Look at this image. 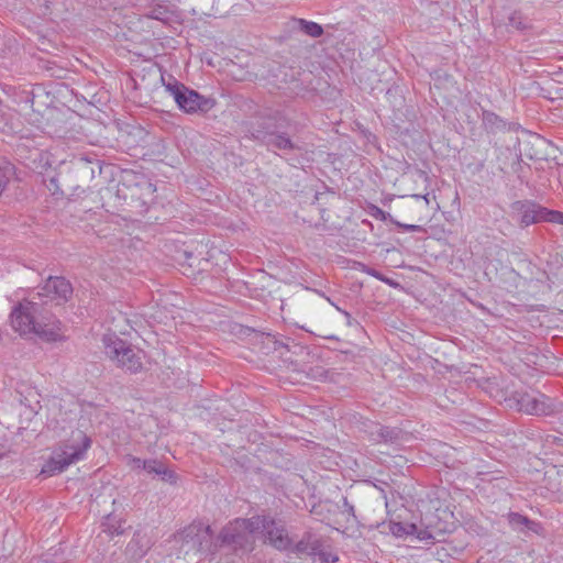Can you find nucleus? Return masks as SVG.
I'll return each instance as SVG.
<instances>
[{
  "mask_svg": "<svg viewBox=\"0 0 563 563\" xmlns=\"http://www.w3.org/2000/svg\"><path fill=\"white\" fill-rule=\"evenodd\" d=\"M262 521L263 543L278 552L290 553L291 547H294V539L289 534L286 521L269 514H267L266 518H263Z\"/></svg>",
  "mask_w": 563,
  "mask_h": 563,
  "instance_id": "nucleus-13",
  "label": "nucleus"
},
{
  "mask_svg": "<svg viewBox=\"0 0 563 563\" xmlns=\"http://www.w3.org/2000/svg\"><path fill=\"white\" fill-rule=\"evenodd\" d=\"M102 341L106 354L119 367L131 374L139 373L143 368V353L141 350H135L131 344L117 335H104Z\"/></svg>",
  "mask_w": 563,
  "mask_h": 563,
  "instance_id": "nucleus-8",
  "label": "nucleus"
},
{
  "mask_svg": "<svg viewBox=\"0 0 563 563\" xmlns=\"http://www.w3.org/2000/svg\"><path fill=\"white\" fill-rule=\"evenodd\" d=\"M124 522L125 521L122 518L113 514H109L103 517L101 521L102 532L107 533L109 537L121 536L124 533Z\"/></svg>",
  "mask_w": 563,
  "mask_h": 563,
  "instance_id": "nucleus-24",
  "label": "nucleus"
},
{
  "mask_svg": "<svg viewBox=\"0 0 563 563\" xmlns=\"http://www.w3.org/2000/svg\"><path fill=\"white\" fill-rule=\"evenodd\" d=\"M71 283L64 276H49L40 291L12 308V328L20 334H36L46 342L62 340L60 321L48 305L63 306L73 298Z\"/></svg>",
  "mask_w": 563,
  "mask_h": 563,
  "instance_id": "nucleus-1",
  "label": "nucleus"
},
{
  "mask_svg": "<svg viewBox=\"0 0 563 563\" xmlns=\"http://www.w3.org/2000/svg\"><path fill=\"white\" fill-rule=\"evenodd\" d=\"M520 162H521L520 156H517V165L518 166H520Z\"/></svg>",
  "mask_w": 563,
  "mask_h": 563,
  "instance_id": "nucleus-48",
  "label": "nucleus"
},
{
  "mask_svg": "<svg viewBox=\"0 0 563 563\" xmlns=\"http://www.w3.org/2000/svg\"><path fill=\"white\" fill-rule=\"evenodd\" d=\"M324 541L325 540L322 536L316 533L312 530H306L299 541H294V547H291L290 553H294L298 556H316V553L320 551V548L324 544Z\"/></svg>",
  "mask_w": 563,
  "mask_h": 563,
  "instance_id": "nucleus-18",
  "label": "nucleus"
},
{
  "mask_svg": "<svg viewBox=\"0 0 563 563\" xmlns=\"http://www.w3.org/2000/svg\"><path fill=\"white\" fill-rule=\"evenodd\" d=\"M176 538L183 545H187L188 550L206 555L217 554L216 539H213V531L209 525L194 521L180 530Z\"/></svg>",
  "mask_w": 563,
  "mask_h": 563,
  "instance_id": "nucleus-12",
  "label": "nucleus"
},
{
  "mask_svg": "<svg viewBox=\"0 0 563 563\" xmlns=\"http://www.w3.org/2000/svg\"><path fill=\"white\" fill-rule=\"evenodd\" d=\"M519 409L528 415L551 416L559 411L558 405L544 394H522L518 399Z\"/></svg>",
  "mask_w": 563,
  "mask_h": 563,
  "instance_id": "nucleus-16",
  "label": "nucleus"
},
{
  "mask_svg": "<svg viewBox=\"0 0 563 563\" xmlns=\"http://www.w3.org/2000/svg\"><path fill=\"white\" fill-rule=\"evenodd\" d=\"M369 274L378 279H380L382 282L384 283H387V277L384 276L382 273L375 271V269H371Z\"/></svg>",
  "mask_w": 563,
  "mask_h": 563,
  "instance_id": "nucleus-39",
  "label": "nucleus"
},
{
  "mask_svg": "<svg viewBox=\"0 0 563 563\" xmlns=\"http://www.w3.org/2000/svg\"><path fill=\"white\" fill-rule=\"evenodd\" d=\"M147 18L172 24L180 21V12L175 5L155 4L146 14Z\"/></svg>",
  "mask_w": 563,
  "mask_h": 563,
  "instance_id": "nucleus-20",
  "label": "nucleus"
},
{
  "mask_svg": "<svg viewBox=\"0 0 563 563\" xmlns=\"http://www.w3.org/2000/svg\"><path fill=\"white\" fill-rule=\"evenodd\" d=\"M159 80L165 87V91L174 98L178 109L187 114L205 115L217 106L214 98L199 93L172 75H168L166 81L164 75L161 74Z\"/></svg>",
  "mask_w": 563,
  "mask_h": 563,
  "instance_id": "nucleus-6",
  "label": "nucleus"
},
{
  "mask_svg": "<svg viewBox=\"0 0 563 563\" xmlns=\"http://www.w3.org/2000/svg\"><path fill=\"white\" fill-rule=\"evenodd\" d=\"M295 22L301 32L313 38H318L324 33L323 27L316 22L307 21L305 19H296Z\"/></svg>",
  "mask_w": 563,
  "mask_h": 563,
  "instance_id": "nucleus-26",
  "label": "nucleus"
},
{
  "mask_svg": "<svg viewBox=\"0 0 563 563\" xmlns=\"http://www.w3.org/2000/svg\"><path fill=\"white\" fill-rule=\"evenodd\" d=\"M510 208L522 228L540 222L563 225V212L548 209L533 200H517Z\"/></svg>",
  "mask_w": 563,
  "mask_h": 563,
  "instance_id": "nucleus-11",
  "label": "nucleus"
},
{
  "mask_svg": "<svg viewBox=\"0 0 563 563\" xmlns=\"http://www.w3.org/2000/svg\"><path fill=\"white\" fill-rule=\"evenodd\" d=\"M164 463L161 461H157L155 459L146 460L145 463H143V468L150 474H156L158 475V472L161 471Z\"/></svg>",
  "mask_w": 563,
  "mask_h": 563,
  "instance_id": "nucleus-34",
  "label": "nucleus"
},
{
  "mask_svg": "<svg viewBox=\"0 0 563 563\" xmlns=\"http://www.w3.org/2000/svg\"><path fill=\"white\" fill-rule=\"evenodd\" d=\"M267 514L254 516L251 518H236L233 520L240 529L250 537V539H255L254 533L257 531L263 532V518H266Z\"/></svg>",
  "mask_w": 563,
  "mask_h": 563,
  "instance_id": "nucleus-22",
  "label": "nucleus"
},
{
  "mask_svg": "<svg viewBox=\"0 0 563 563\" xmlns=\"http://www.w3.org/2000/svg\"><path fill=\"white\" fill-rule=\"evenodd\" d=\"M389 222L393 223L394 225H396L397 228L404 229L405 231H408V232H423V233L426 232V229L422 225L401 223L397 219H394L390 214H389Z\"/></svg>",
  "mask_w": 563,
  "mask_h": 563,
  "instance_id": "nucleus-31",
  "label": "nucleus"
},
{
  "mask_svg": "<svg viewBox=\"0 0 563 563\" xmlns=\"http://www.w3.org/2000/svg\"><path fill=\"white\" fill-rule=\"evenodd\" d=\"M155 190V186L144 174L122 170L115 196L132 211L143 213L147 210L148 200L152 199Z\"/></svg>",
  "mask_w": 563,
  "mask_h": 563,
  "instance_id": "nucleus-5",
  "label": "nucleus"
},
{
  "mask_svg": "<svg viewBox=\"0 0 563 563\" xmlns=\"http://www.w3.org/2000/svg\"><path fill=\"white\" fill-rule=\"evenodd\" d=\"M505 517L509 528L525 538L532 536L544 538L547 534V530L540 521L532 520L520 512L509 511Z\"/></svg>",
  "mask_w": 563,
  "mask_h": 563,
  "instance_id": "nucleus-17",
  "label": "nucleus"
},
{
  "mask_svg": "<svg viewBox=\"0 0 563 563\" xmlns=\"http://www.w3.org/2000/svg\"><path fill=\"white\" fill-rule=\"evenodd\" d=\"M400 484H397L396 481H393L389 484V493L391 494V498L389 499V504L391 505V509L396 507H400L399 494H411L407 486H404L400 490Z\"/></svg>",
  "mask_w": 563,
  "mask_h": 563,
  "instance_id": "nucleus-27",
  "label": "nucleus"
},
{
  "mask_svg": "<svg viewBox=\"0 0 563 563\" xmlns=\"http://www.w3.org/2000/svg\"><path fill=\"white\" fill-rule=\"evenodd\" d=\"M400 507L391 509L389 504V532L396 538L415 536L420 541L435 539L437 533L445 531L441 523H433L427 518L423 529H419L418 515L415 511V499L411 494H399Z\"/></svg>",
  "mask_w": 563,
  "mask_h": 563,
  "instance_id": "nucleus-4",
  "label": "nucleus"
},
{
  "mask_svg": "<svg viewBox=\"0 0 563 563\" xmlns=\"http://www.w3.org/2000/svg\"><path fill=\"white\" fill-rule=\"evenodd\" d=\"M340 202L333 190L317 192L314 200L306 210L308 217H302L303 222L324 232H334L343 227V220L334 214L335 205Z\"/></svg>",
  "mask_w": 563,
  "mask_h": 563,
  "instance_id": "nucleus-7",
  "label": "nucleus"
},
{
  "mask_svg": "<svg viewBox=\"0 0 563 563\" xmlns=\"http://www.w3.org/2000/svg\"><path fill=\"white\" fill-rule=\"evenodd\" d=\"M344 507L346 508L349 514L354 515V507L347 503L346 498L344 499Z\"/></svg>",
  "mask_w": 563,
  "mask_h": 563,
  "instance_id": "nucleus-43",
  "label": "nucleus"
},
{
  "mask_svg": "<svg viewBox=\"0 0 563 563\" xmlns=\"http://www.w3.org/2000/svg\"><path fill=\"white\" fill-rule=\"evenodd\" d=\"M449 555V550L445 545H441L440 548H437V556L439 560H443L444 556Z\"/></svg>",
  "mask_w": 563,
  "mask_h": 563,
  "instance_id": "nucleus-38",
  "label": "nucleus"
},
{
  "mask_svg": "<svg viewBox=\"0 0 563 563\" xmlns=\"http://www.w3.org/2000/svg\"><path fill=\"white\" fill-rule=\"evenodd\" d=\"M393 459L395 460V464L397 466H401L402 463L407 462V460L404 456H401V455H395V456H393Z\"/></svg>",
  "mask_w": 563,
  "mask_h": 563,
  "instance_id": "nucleus-41",
  "label": "nucleus"
},
{
  "mask_svg": "<svg viewBox=\"0 0 563 563\" xmlns=\"http://www.w3.org/2000/svg\"><path fill=\"white\" fill-rule=\"evenodd\" d=\"M389 287H400L399 284L391 277H389Z\"/></svg>",
  "mask_w": 563,
  "mask_h": 563,
  "instance_id": "nucleus-45",
  "label": "nucleus"
},
{
  "mask_svg": "<svg viewBox=\"0 0 563 563\" xmlns=\"http://www.w3.org/2000/svg\"><path fill=\"white\" fill-rule=\"evenodd\" d=\"M330 548V545H327L325 543L320 548V551L316 553V556L319 558L320 562L322 563H336L339 561V556L327 549Z\"/></svg>",
  "mask_w": 563,
  "mask_h": 563,
  "instance_id": "nucleus-29",
  "label": "nucleus"
},
{
  "mask_svg": "<svg viewBox=\"0 0 563 563\" xmlns=\"http://www.w3.org/2000/svg\"><path fill=\"white\" fill-rule=\"evenodd\" d=\"M177 261L181 266L187 265L188 268H192L195 266H198L201 260L195 256L192 252L183 251L178 252Z\"/></svg>",
  "mask_w": 563,
  "mask_h": 563,
  "instance_id": "nucleus-28",
  "label": "nucleus"
},
{
  "mask_svg": "<svg viewBox=\"0 0 563 563\" xmlns=\"http://www.w3.org/2000/svg\"><path fill=\"white\" fill-rule=\"evenodd\" d=\"M152 547L153 542L150 536L143 530H136L125 548V554L130 559L139 561L147 554Z\"/></svg>",
  "mask_w": 563,
  "mask_h": 563,
  "instance_id": "nucleus-19",
  "label": "nucleus"
},
{
  "mask_svg": "<svg viewBox=\"0 0 563 563\" xmlns=\"http://www.w3.org/2000/svg\"><path fill=\"white\" fill-rule=\"evenodd\" d=\"M378 435H379L384 441H386V438H387V430L385 429V427H380V428H379Z\"/></svg>",
  "mask_w": 563,
  "mask_h": 563,
  "instance_id": "nucleus-42",
  "label": "nucleus"
},
{
  "mask_svg": "<svg viewBox=\"0 0 563 563\" xmlns=\"http://www.w3.org/2000/svg\"><path fill=\"white\" fill-rule=\"evenodd\" d=\"M158 475L161 476L163 482L169 483V484H176L178 479V475L168 467L163 464L161 471L158 472Z\"/></svg>",
  "mask_w": 563,
  "mask_h": 563,
  "instance_id": "nucleus-33",
  "label": "nucleus"
},
{
  "mask_svg": "<svg viewBox=\"0 0 563 563\" xmlns=\"http://www.w3.org/2000/svg\"><path fill=\"white\" fill-rule=\"evenodd\" d=\"M404 180L411 178L421 180L424 184L423 192H410L401 196L389 195V209H393L397 218L421 221L427 218L431 210L439 209V203L435 201V196L431 187V178L429 175L421 170L415 169L409 175L402 176Z\"/></svg>",
  "mask_w": 563,
  "mask_h": 563,
  "instance_id": "nucleus-3",
  "label": "nucleus"
},
{
  "mask_svg": "<svg viewBox=\"0 0 563 563\" xmlns=\"http://www.w3.org/2000/svg\"><path fill=\"white\" fill-rule=\"evenodd\" d=\"M3 460L5 461V464L12 463L9 452H0V461H3Z\"/></svg>",
  "mask_w": 563,
  "mask_h": 563,
  "instance_id": "nucleus-40",
  "label": "nucleus"
},
{
  "mask_svg": "<svg viewBox=\"0 0 563 563\" xmlns=\"http://www.w3.org/2000/svg\"><path fill=\"white\" fill-rule=\"evenodd\" d=\"M543 482L550 493L563 496V470L552 467L547 471Z\"/></svg>",
  "mask_w": 563,
  "mask_h": 563,
  "instance_id": "nucleus-23",
  "label": "nucleus"
},
{
  "mask_svg": "<svg viewBox=\"0 0 563 563\" xmlns=\"http://www.w3.org/2000/svg\"><path fill=\"white\" fill-rule=\"evenodd\" d=\"M508 24L512 27H515L516 30H525L527 29V23L523 19V16L521 15L520 12H512L509 18H508Z\"/></svg>",
  "mask_w": 563,
  "mask_h": 563,
  "instance_id": "nucleus-30",
  "label": "nucleus"
},
{
  "mask_svg": "<svg viewBox=\"0 0 563 563\" xmlns=\"http://www.w3.org/2000/svg\"><path fill=\"white\" fill-rule=\"evenodd\" d=\"M344 314H345V316H346V318H347V324H351V321H350L351 316H350V313L344 312Z\"/></svg>",
  "mask_w": 563,
  "mask_h": 563,
  "instance_id": "nucleus-47",
  "label": "nucleus"
},
{
  "mask_svg": "<svg viewBox=\"0 0 563 563\" xmlns=\"http://www.w3.org/2000/svg\"><path fill=\"white\" fill-rule=\"evenodd\" d=\"M62 181L63 184L67 183V179L65 176H63V173H58L57 175L47 176L44 178V185L45 187L51 191L53 196H64L65 191L62 188Z\"/></svg>",
  "mask_w": 563,
  "mask_h": 563,
  "instance_id": "nucleus-25",
  "label": "nucleus"
},
{
  "mask_svg": "<svg viewBox=\"0 0 563 563\" xmlns=\"http://www.w3.org/2000/svg\"><path fill=\"white\" fill-rule=\"evenodd\" d=\"M483 126L487 133L496 134L510 130L511 123H508L498 114L489 110H483L482 113Z\"/></svg>",
  "mask_w": 563,
  "mask_h": 563,
  "instance_id": "nucleus-21",
  "label": "nucleus"
},
{
  "mask_svg": "<svg viewBox=\"0 0 563 563\" xmlns=\"http://www.w3.org/2000/svg\"><path fill=\"white\" fill-rule=\"evenodd\" d=\"M395 439H397V433L395 430H389V442H393Z\"/></svg>",
  "mask_w": 563,
  "mask_h": 563,
  "instance_id": "nucleus-44",
  "label": "nucleus"
},
{
  "mask_svg": "<svg viewBox=\"0 0 563 563\" xmlns=\"http://www.w3.org/2000/svg\"><path fill=\"white\" fill-rule=\"evenodd\" d=\"M217 553L225 548L234 554L249 553L255 548V539H250L240 527L231 521L225 525L216 537Z\"/></svg>",
  "mask_w": 563,
  "mask_h": 563,
  "instance_id": "nucleus-14",
  "label": "nucleus"
},
{
  "mask_svg": "<svg viewBox=\"0 0 563 563\" xmlns=\"http://www.w3.org/2000/svg\"><path fill=\"white\" fill-rule=\"evenodd\" d=\"M12 167L10 164L4 163L3 166L0 165V195L4 191L9 179Z\"/></svg>",
  "mask_w": 563,
  "mask_h": 563,
  "instance_id": "nucleus-32",
  "label": "nucleus"
},
{
  "mask_svg": "<svg viewBox=\"0 0 563 563\" xmlns=\"http://www.w3.org/2000/svg\"><path fill=\"white\" fill-rule=\"evenodd\" d=\"M547 444H556L563 446V439L555 434H548L544 439Z\"/></svg>",
  "mask_w": 563,
  "mask_h": 563,
  "instance_id": "nucleus-36",
  "label": "nucleus"
},
{
  "mask_svg": "<svg viewBox=\"0 0 563 563\" xmlns=\"http://www.w3.org/2000/svg\"><path fill=\"white\" fill-rule=\"evenodd\" d=\"M109 167L110 165H106V168ZM103 168L102 161L92 152L74 155L67 166L68 173L76 175L81 185H87L91 181L97 172L101 175Z\"/></svg>",
  "mask_w": 563,
  "mask_h": 563,
  "instance_id": "nucleus-15",
  "label": "nucleus"
},
{
  "mask_svg": "<svg viewBox=\"0 0 563 563\" xmlns=\"http://www.w3.org/2000/svg\"><path fill=\"white\" fill-rule=\"evenodd\" d=\"M76 441L71 444H65L62 453L56 456L49 457L42 466L41 474L45 476H53L64 472L70 464L81 460L86 451L91 445V440L84 432L78 431Z\"/></svg>",
  "mask_w": 563,
  "mask_h": 563,
  "instance_id": "nucleus-10",
  "label": "nucleus"
},
{
  "mask_svg": "<svg viewBox=\"0 0 563 563\" xmlns=\"http://www.w3.org/2000/svg\"><path fill=\"white\" fill-rule=\"evenodd\" d=\"M81 187H82V186H81L80 184H77V185H69V188H70V189H75V190H77V189H79V188H81Z\"/></svg>",
  "mask_w": 563,
  "mask_h": 563,
  "instance_id": "nucleus-46",
  "label": "nucleus"
},
{
  "mask_svg": "<svg viewBox=\"0 0 563 563\" xmlns=\"http://www.w3.org/2000/svg\"><path fill=\"white\" fill-rule=\"evenodd\" d=\"M393 90L398 93V98L394 101V119H393V133L400 140L405 146L413 144L416 135L419 133L416 124V112L412 107L405 104V98L402 97L399 86H395ZM391 92V88H389Z\"/></svg>",
  "mask_w": 563,
  "mask_h": 563,
  "instance_id": "nucleus-9",
  "label": "nucleus"
},
{
  "mask_svg": "<svg viewBox=\"0 0 563 563\" xmlns=\"http://www.w3.org/2000/svg\"><path fill=\"white\" fill-rule=\"evenodd\" d=\"M371 214L377 219H380L383 221L387 220V213L382 210L380 208L376 207V206H372L371 207Z\"/></svg>",
  "mask_w": 563,
  "mask_h": 563,
  "instance_id": "nucleus-35",
  "label": "nucleus"
},
{
  "mask_svg": "<svg viewBox=\"0 0 563 563\" xmlns=\"http://www.w3.org/2000/svg\"><path fill=\"white\" fill-rule=\"evenodd\" d=\"M146 460H142L140 457H136V456H130L129 457V464L133 467V468H137V470H142L143 468V463H145Z\"/></svg>",
  "mask_w": 563,
  "mask_h": 563,
  "instance_id": "nucleus-37",
  "label": "nucleus"
},
{
  "mask_svg": "<svg viewBox=\"0 0 563 563\" xmlns=\"http://www.w3.org/2000/svg\"><path fill=\"white\" fill-rule=\"evenodd\" d=\"M292 125V120L280 111L257 113L242 123L245 136L268 150L301 152L302 146L289 133Z\"/></svg>",
  "mask_w": 563,
  "mask_h": 563,
  "instance_id": "nucleus-2",
  "label": "nucleus"
}]
</instances>
